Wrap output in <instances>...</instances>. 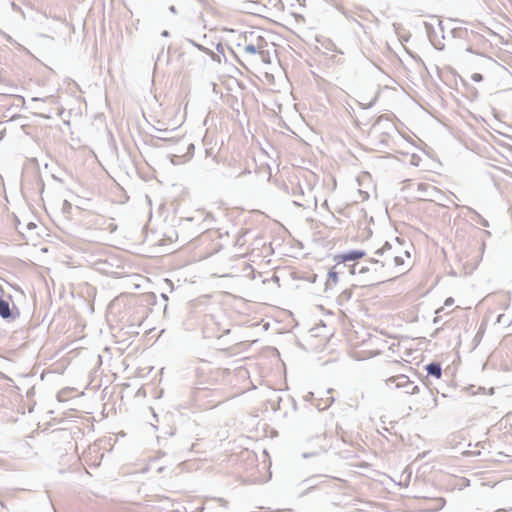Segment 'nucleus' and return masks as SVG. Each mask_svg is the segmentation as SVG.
I'll return each instance as SVG.
<instances>
[{"mask_svg":"<svg viewBox=\"0 0 512 512\" xmlns=\"http://www.w3.org/2000/svg\"><path fill=\"white\" fill-rule=\"evenodd\" d=\"M253 37V32L249 34V36H245V41L243 44V51L247 54H262L264 52V48L266 47V41L263 37L257 36L256 41H248L249 38Z\"/></svg>","mask_w":512,"mask_h":512,"instance_id":"obj_4","label":"nucleus"},{"mask_svg":"<svg viewBox=\"0 0 512 512\" xmlns=\"http://www.w3.org/2000/svg\"><path fill=\"white\" fill-rule=\"evenodd\" d=\"M161 35H162L163 37H168V36H169V32H168L167 30H164V31L161 33Z\"/></svg>","mask_w":512,"mask_h":512,"instance_id":"obj_18","label":"nucleus"},{"mask_svg":"<svg viewBox=\"0 0 512 512\" xmlns=\"http://www.w3.org/2000/svg\"><path fill=\"white\" fill-rule=\"evenodd\" d=\"M11 6H12V8H13L15 11L21 12V13L23 14V12H22L21 8H20L18 5H16L14 2H12V3H11Z\"/></svg>","mask_w":512,"mask_h":512,"instance_id":"obj_15","label":"nucleus"},{"mask_svg":"<svg viewBox=\"0 0 512 512\" xmlns=\"http://www.w3.org/2000/svg\"><path fill=\"white\" fill-rule=\"evenodd\" d=\"M471 212H473L478 218H479V223L482 225V226H485V227H488L489 224H488V221L484 218H482L475 210L473 209H469Z\"/></svg>","mask_w":512,"mask_h":512,"instance_id":"obj_11","label":"nucleus"},{"mask_svg":"<svg viewBox=\"0 0 512 512\" xmlns=\"http://www.w3.org/2000/svg\"><path fill=\"white\" fill-rule=\"evenodd\" d=\"M417 197L424 201H435L440 190L430 183H416Z\"/></svg>","mask_w":512,"mask_h":512,"instance_id":"obj_2","label":"nucleus"},{"mask_svg":"<svg viewBox=\"0 0 512 512\" xmlns=\"http://www.w3.org/2000/svg\"><path fill=\"white\" fill-rule=\"evenodd\" d=\"M339 267H340V265L337 264L328 272V278L326 281V290L337 284L338 275L341 273V271L337 270Z\"/></svg>","mask_w":512,"mask_h":512,"instance_id":"obj_8","label":"nucleus"},{"mask_svg":"<svg viewBox=\"0 0 512 512\" xmlns=\"http://www.w3.org/2000/svg\"><path fill=\"white\" fill-rule=\"evenodd\" d=\"M473 79H474L475 81H480V80L482 79V76H481L480 74H474V75H473Z\"/></svg>","mask_w":512,"mask_h":512,"instance_id":"obj_17","label":"nucleus"},{"mask_svg":"<svg viewBox=\"0 0 512 512\" xmlns=\"http://www.w3.org/2000/svg\"><path fill=\"white\" fill-rule=\"evenodd\" d=\"M404 257L409 258L410 254L396 238L394 243L386 241L376 249L368 261L352 264L350 273L363 276L362 282L365 285L380 284L397 277L400 271L393 270L404 264Z\"/></svg>","mask_w":512,"mask_h":512,"instance_id":"obj_1","label":"nucleus"},{"mask_svg":"<svg viewBox=\"0 0 512 512\" xmlns=\"http://www.w3.org/2000/svg\"><path fill=\"white\" fill-rule=\"evenodd\" d=\"M216 50H217V53L219 56L220 54L223 55L225 57V45L222 44V43H218L216 45Z\"/></svg>","mask_w":512,"mask_h":512,"instance_id":"obj_12","label":"nucleus"},{"mask_svg":"<svg viewBox=\"0 0 512 512\" xmlns=\"http://www.w3.org/2000/svg\"><path fill=\"white\" fill-rule=\"evenodd\" d=\"M434 19H435V21L438 22L439 25H441V21L437 17H435Z\"/></svg>","mask_w":512,"mask_h":512,"instance_id":"obj_21","label":"nucleus"},{"mask_svg":"<svg viewBox=\"0 0 512 512\" xmlns=\"http://www.w3.org/2000/svg\"><path fill=\"white\" fill-rule=\"evenodd\" d=\"M327 401H328V403L326 406H329V405H331V403H333L334 398L331 397V398L327 399Z\"/></svg>","mask_w":512,"mask_h":512,"instance_id":"obj_19","label":"nucleus"},{"mask_svg":"<svg viewBox=\"0 0 512 512\" xmlns=\"http://www.w3.org/2000/svg\"><path fill=\"white\" fill-rule=\"evenodd\" d=\"M11 314L9 302L0 297V316L4 319H8L11 317Z\"/></svg>","mask_w":512,"mask_h":512,"instance_id":"obj_10","label":"nucleus"},{"mask_svg":"<svg viewBox=\"0 0 512 512\" xmlns=\"http://www.w3.org/2000/svg\"><path fill=\"white\" fill-rule=\"evenodd\" d=\"M192 46L196 47L198 50L204 52L205 54L209 55L211 57V59L214 61V62H217V63H221V57L218 55V54H215L213 51H211L210 49L196 43L194 40L192 39H188L187 40Z\"/></svg>","mask_w":512,"mask_h":512,"instance_id":"obj_7","label":"nucleus"},{"mask_svg":"<svg viewBox=\"0 0 512 512\" xmlns=\"http://www.w3.org/2000/svg\"><path fill=\"white\" fill-rule=\"evenodd\" d=\"M386 383H395V387L397 389H403L405 393L410 395H414L419 392V387L417 385H414L413 382L410 381L409 378L405 375H399L396 377L389 378L386 381Z\"/></svg>","mask_w":512,"mask_h":512,"instance_id":"obj_3","label":"nucleus"},{"mask_svg":"<svg viewBox=\"0 0 512 512\" xmlns=\"http://www.w3.org/2000/svg\"><path fill=\"white\" fill-rule=\"evenodd\" d=\"M42 14H43V16H44L45 18H48V15H47V13H46L45 11H43V12H42Z\"/></svg>","mask_w":512,"mask_h":512,"instance_id":"obj_20","label":"nucleus"},{"mask_svg":"<svg viewBox=\"0 0 512 512\" xmlns=\"http://www.w3.org/2000/svg\"><path fill=\"white\" fill-rule=\"evenodd\" d=\"M292 194L294 196L293 203L299 207H308L309 201L306 198L305 192L300 185L292 186Z\"/></svg>","mask_w":512,"mask_h":512,"instance_id":"obj_6","label":"nucleus"},{"mask_svg":"<svg viewBox=\"0 0 512 512\" xmlns=\"http://www.w3.org/2000/svg\"><path fill=\"white\" fill-rule=\"evenodd\" d=\"M365 252L362 250H352L346 253H342L336 256L338 265L345 264L346 262L355 261L362 258Z\"/></svg>","mask_w":512,"mask_h":512,"instance_id":"obj_5","label":"nucleus"},{"mask_svg":"<svg viewBox=\"0 0 512 512\" xmlns=\"http://www.w3.org/2000/svg\"><path fill=\"white\" fill-rule=\"evenodd\" d=\"M426 371H427L428 375H430V376H433L437 379L441 378L442 368H441V365L437 362L429 363L426 366Z\"/></svg>","mask_w":512,"mask_h":512,"instance_id":"obj_9","label":"nucleus"},{"mask_svg":"<svg viewBox=\"0 0 512 512\" xmlns=\"http://www.w3.org/2000/svg\"><path fill=\"white\" fill-rule=\"evenodd\" d=\"M318 454H319V452H318V451H315V452H312V453H306V452H304L302 456H303V458H308V457H311V456H316V455H318Z\"/></svg>","mask_w":512,"mask_h":512,"instance_id":"obj_14","label":"nucleus"},{"mask_svg":"<svg viewBox=\"0 0 512 512\" xmlns=\"http://www.w3.org/2000/svg\"><path fill=\"white\" fill-rule=\"evenodd\" d=\"M197 61L199 62L200 67H203L206 64V59L203 56L197 57Z\"/></svg>","mask_w":512,"mask_h":512,"instance_id":"obj_13","label":"nucleus"},{"mask_svg":"<svg viewBox=\"0 0 512 512\" xmlns=\"http://www.w3.org/2000/svg\"><path fill=\"white\" fill-rule=\"evenodd\" d=\"M454 303V299L449 297L445 300V305L446 306H449V305H452Z\"/></svg>","mask_w":512,"mask_h":512,"instance_id":"obj_16","label":"nucleus"}]
</instances>
